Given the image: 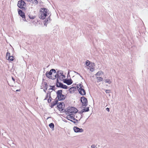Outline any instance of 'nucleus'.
I'll use <instances>...</instances> for the list:
<instances>
[{"label":"nucleus","mask_w":148,"mask_h":148,"mask_svg":"<svg viewBox=\"0 0 148 148\" xmlns=\"http://www.w3.org/2000/svg\"><path fill=\"white\" fill-rule=\"evenodd\" d=\"M62 90H58L56 92L57 95V98L59 101H62L64 100L66 97V96L65 95L62 94Z\"/></svg>","instance_id":"1"},{"label":"nucleus","mask_w":148,"mask_h":148,"mask_svg":"<svg viewBox=\"0 0 148 148\" xmlns=\"http://www.w3.org/2000/svg\"><path fill=\"white\" fill-rule=\"evenodd\" d=\"M26 5V3L23 0H20L18 1L17 6L18 8L22 9L23 10H25V7Z\"/></svg>","instance_id":"2"},{"label":"nucleus","mask_w":148,"mask_h":148,"mask_svg":"<svg viewBox=\"0 0 148 148\" xmlns=\"http://www.w3.org/2000/svg\"><path fill=\"white\" fill-rule=\"evenodd\" d=\"M79 88L78 89V91L79 93L82 95L84 96L86 94V92L84 89V87L83 85L81 84H78Z\"/></svg>","instance_id":"3"},{"label":"nucleus","mask_w":148,"mask_h":148,"mask_svg":"<svg viewBox=\"0 0 148 148\" xmlns=\"http://www.w3.org/2000/svg\"><path fill=\"white\" fill-rule=\"evenodd\" d=\"M66 110L68 113L70 115H71V114L76 113L78 111L76 108L73 107H68L67 108Z\"/></svg>","instance_id":"4"},{"label":"nucleus","mask_w":148,"mask_h":148,"mask_svg":"<svg viewBox=\"0 0 148 148\" xmlns=\"http://www.w3.org/2000/svg\"><path fill=\"white\" fill-rule=\"evenodd\" d=\"M80 101L82 103V106L86 107L88 105V102L87 99L84 96L80 98Z\"/></svg>","instance_id":"5"},{"label":"nucleus","mask_w":148,"mask_h":148,"mask_svg":"<svg viewBox=\"0 0 148 148\" xmlns=\"http://www.w3.org/2000/svg\"><path fill=\"white\" fill-rule=\"evenodd\" d=\"M71 115H67L66 116L67 119L71 121V120H72L71 119H73V120L75 121V122H73V123L75 124H76V125H77V124L78 123V120L77 119H75L74 117H73L72 116H70Z\"/></svg>","instance_id":"6"},{"label":"nucleus","mask_w":148,"mask_h":148,"mask_svg":"<svg viewBox=\"0 0 148 148\" xmlns=\"http://www.w3.org/2000/svg\"><path fill=\"white\" fill-rule=\"evenodd\" d=\"M63 81L64 83L68 85H71L73 82V81L71 78L68 79H63Z\"/></svg>","instance_id":"7"},{"label":"nucleus","mask_w":148,"mask_h":148,"mask_svg":"<svg viewBox=\"0 0 148 148\" xmlns=\"http://www.w3.org/2000/svg\"><path fill=\"white\" fill-rule=\"evenodd\" d=\"M40 14L39 18L42 19H44L47 15V13H44L42 12V10H40Z\"/></svg>","instance_id":"8"},{"label":"nucleus","mask_w":148,"mask_h":148,"mask_svg":"<svg viewBox=\"0 0 148 148\" xmlns=\"http://www.w3.org/2000/svg\"><path fill=\"white\" fill-rule=\"evenodd\" d=\"M6 58L8 60L10 61H12L14 59V57L13 56H10V53L8 52L6 53Z\"/></svg>","instance_id":"9"},{"label":"nucleus","mask_w":148,"mask_h":148,"mask_svg":"<svg viewBox=\"0 0 148 148\" xmlns=\"http://www.w3.org/2000/svg\"><path fill=\"white\" fill-rule=\"evenodd\" d=\"M73 130L75 132H83L84 130L82 128H80L77 127L75 126L73 128Z\"/></svg>","instance_id":"10"},{"label":"nucleus","mask_w":148,"mask_h":148,"mask_svg":"<svg viewBox=\"0 0 148 148\" xmlns=\"http://www.w3.org/2000/svg\"><path fill=\"white\" fill-rule=\"evenodd\" d=\"M63 103H64L63 102H59V103H58V104H57V107H58V108L59 109V110L60 111H62V112H64V109L62 108V104Z\"/></svg>","instance_id":"11"},{"label":"nucleus","mask_w":148,"mask_h":148,"mask_svg":"<svg viewBox=\"0 0 148 148\" xmlns=\"http://www.w3.org/2000/svg\"><path fill=\"white\" fill-rule=\"evenodd\" d=\"M18 15L19 16H21L22 18H24L25 17V14L20 9H18Z\"/></svg>","instance_id":"12"},{"label":"nucleus","mask_w":148,"mask_h":148,"mask_svg":"<svg viewBox=\"0 0 148 148\" xmlns=\"http://www.w3.org/2000/svg\"><path fill=\"white\" fill-rule=\"evenodd\" d=\"M58 100L57 99V98H56L55 99V100L53 101L51 103L50 107L52 108L54 106H56L57 104H58Z\"/></svg>","instance_id":"13"},{"label":"nucleus","mask_w":148,"mask_h":148,"mask_svg":"<svg viewBox=\"0 0 148 148\" xmlns=\"http://www.w3.org/2000/svg\"><path fill=\"white\" fill-rule=\"evenodd\" d=\"M63 85L62 83L59 82L58 79H57L56 86L57 87L62 88Z\"/></svg>","instance_id":"14"},{"label":"nucleus","mask_w":148,"mask_h":148,"mask_svg":"<svg viewBox=\"0 0 148 148\" xmlns=\"http://www.w3.org/2000/svg\"><path fill=\"white\" fill-rule=\"evenodd\" d=\"M52 74L51 70H50L49 71H47L46 72L45 75L46 77L49 79H51L52 78L51 75Z\"/></svg>","instance_id":"15"},{"label":"nucleus","mask_w":148,"mask_h":148,"mask_svg":"<svg viewBox=\"0 0 148 148\" xmlns=\"http://www.w3.org/2000/svg\"><path fill=\"white\" fill-rule=\"evenodd\" d=\"M40 10H42V12L44 13H47V14L49 15L50 14L49 10L46 8H41Z\"/></svg>","instance_id":"16"},{"label":"nucleus","mask_w":148,"mask_h":148,"mask_svg":"<svg viewBox=\"0 0 148 148\" xmlns=\"http://www.w3.org/2000/svg\"><path fill=\"white\" fill-rule=\"evenodd\" d=\"M76 87H72L70 88L69 89V91L71 93H72L74 92L76 90Z\"/></svg>","instance_id":"17"},{"label":"nucleus","mask_w":148,"mask_h":148,"mask_svg":"<svg viewBox=\"0 0 148 148\" xmlns=\"http://www.w3.org/2000/svg\"><path fill=\"white\" fill-rule=\"evenodd\" d=\"M43 84L45 85V86H44V89H43V91L44 92H46V90H47L48 88V85L46 82H44Z\"/></svg>","instance_id":"18"},{"label":"nucleus","mask_w":148,"mask_h":148,"mask_svg":"<svg viewBox=\"0 0 148 148\" xmlns=\"http://www.w3.org/2000/svg\"><path fill=\"white\" fill-rule=\"evenodd\" d=\"M84 109H83L82 110V112H88L89 110V108L88 107H87L86 108H85V107H84Z\"/></svg>","instance_id":"19"},{"label":"nucleus","mask_w":148,"mask_h":148,"mask_svg":"<svg viewBox=\"0 0 148 148\" xmlns=\"http://www.w3.org/2000/svg\"><path fill=\"white\" fill-rule=\"evenodd\" d=\"M49 127L52 129V130H54V125L53 123H51L49 124Z\"/></svg>","instance_id":"20"},{"label":"nucleus","mask_w":148,"mask_h":148,"mask_svg":"<svg viewBox=\"0 0 148 148\" xmlns=\"http://www.w3.org/2000/svg\"><path fill=\"white\" fill-rule=\"evenodd\" d=\"M57 74L58 75H60L61 76L63 74V71L62 70H58L57 71Z\"/></svg>","instance_id":"21"},{"label":"nucleus","mask_w":148,"mask_h":148,"mask_svg":"<svg viewBox=\"0 0 148 148\" xmlns=\"http://www.w3.org/2000/svg\"><path fill=\"white\" fill-rule=\"evenodd\" d=\"M97 82H100L102 81L103 80V79L102 77H97Z\"/></svg>","instance_id":"22"},{"label":"nucleus","mask_w":148,"mask_h":148,"mask_svg":"<svg viewBox=\"0 0 148 148\" xmlns=\"http://www.w3.org/2000/svg\"><path fill=\"white\" fill-rule=\"evenodd\" d=\"M49 86L51 87V88L49 89V90H55V86Z\"/></svg>","instance_id":"23"},{"label":"nucleus","mask_w":148,"mask_h":148,"mask_svg":"<svg viewBox=\"0 0 148 148\" xmlns=\"http://www.w3.org/2000/svg\"><path fill=\"white\" fill-rule=\"evenodd\" d=\"M103 72L101 71H99L98 72H97L95 75L97 76V75L98 76H100L101 74H103Z\"/></svg>","instance_id":"24"},{"label":"nucleus","mask_w":148,"mask_h":148,"mask_svg":"<svg viewBox=\"0 0 148 148\" xmlns=\"http://www.w3.org/2000/svg\"><path fill=\"white\" fill-rule=\"evenodd\" d=\"M105 82L106 83H108L109 84H110L111 83V82L109 79H106Z\"/></svg>","instance_id":"25"},{"label":"nucleus","mask_w":148,"mask_h":148,"mask_svg":"<svg viewBox=\"0 0 148 148\" xmlns=\"http://www.w3.org/2000/svg\"><path fill=\"white\" fill-rule=\"evenodd\" d=\"M29 18L31 19H34L36 17V16H32L30 15H29Z\"/></svg>","instance_id":"26"},{"label":"nucleus","mask_w":148,"mask_h":148,"mask_svg":"<svg viewBox=\"0 0 148 148\" xmlns=\"http://www.w3.org/2000/svg\"><path fill=\"white\" fill-rule=\"evenodd\" d=\"M32 3L33 4H37L38 3V1L37 0H32Z\"/></svg>","instance_id":"27"},{"label":"nucleus","mask_w":148,"mask_h":148,"mask_svg":"<svg viewBox=\"0 0 148 148\" xmlns=\"http://www.w3.org/2000/svg\"><path fill=\"white\" fill-rule=\"evenodd\" d=\"M51 70V71L53 73H57V72H56V71L55 69H52Z\"/></svg>","instance_id":"28"},{"label":"nucleus","mask_w":148,"mask_h":148,"mask_svg":"<svg viewBox=\"0 0 148 148\" xmlns=\"http://www.w3.org/2000/svg\"><path fill=\"white\" fill-rule=\"evenodd\" d=\"M68 88V87L66 85L64 84L63 86V87L62 88L65 89H67Z\"/></svg>","instance_id":"29"},{"label":"nucleus","mask_w":148,"mask_h":148,"mask_svg":"<svg viewBox=\"0 0 148 148\" xmlns=\"http://www.w3.org/2000/svg\"><path fill=\"white\" fill-rule=\"evenodd\" d=\"M86 66H88L90 64V61L88 60H87L86 62Z\"/></svg>","instance_id":"30"},{"label":"nucleus","mask_w":148,"mask_h":148,"mask_svg":"<svg viewBox=\"0 0 148 148\" xmlns=\"http://www.w3.org/2000/svg\"><path fill=\"white\" fill-rule=\"evenodd\" d=\"M57 73H56L54 75V77H52L51 79L53 80L57 78Z\"/></svg>","instance_id":"31"},{"label":"nucleus","mask_w":148,"mask_h":148,"mask_svg":"<svg viewBox=\"0 0 148 148\" xmlns=\"http://www.w3.org/2000/svg\"><path fill=\"white\" fill-rule=\"evenodd\" d=\"M57 79H58L59 78V79L61 80V81H62V79H61L60 78V76L61 75H58V74H57Z\"/></svg>","instance_id":"32"},{"label":"nucleus","mask_w":148,"mask_h":148,"mask_svg":"<svg viewBox=\"0 0 148 148\" xmlns=\"http://www.w3.org/2000/svg\"><path fill=\"white\" fill-rule=\"evenodd\" d=\"M97 145L96 144V145H95L94 144H93L91 145V148H97Z\"/></svg>","instance_id":"33"},{"label":"nucleus","mask_w":148,"mask_h":148,"mask_svg":"<svg viewBox=\"0 0 148 148\" xmlns=\"http://www.w3.org/2000/svg\"><path fill=\"white\" fill-rule=\"evenodd\" d=\"M110 90H106L105 92L106 93H109L110 92Z\"/></svg>","instance_id":"34"},{"label":"nucleus","mask_w":148,"mask_h":148,"mask_svg":"<svg viewBox=\"0 0 148 148\" xmlns=\"http://www.w3.org/2000/svg\"><path fill=\"white\" fill-rule=\"evenodd\" d=\"M74 72L75 73H76L77 74H78V75H80V76L82 78V79H83V77L78 72H77L76 71H74Z\"/></svg>","instance_id":"35"},{"label":"nucleus","mask_w":148,"mask_h":148,"mask_svg":"<svg viewBox=\"0 0 148 148\" xmlns=\"http://www.w3.org/2000/svg\"><path fill=\"white\" fill-rule=\"evenodd\" d=\"M51 92H52V91H51V92H50V91H48V92H47V95H49V96H51Z\"/></svg>","instance_id":"36"},{"label":"nucleus","mask_w":148,"mask_h":148,"mask_svg":"<svg viewBox=\"0 0 148 148\" xmlns=\"http://www.w3.org/2000/svg\"><path fill=\"white\" fill-rule=\"evenodd\" d=\"M49 21V20H48V18H47V19H45V25L46 24V23H47V22H48Z\"/></svg>","instance_id":"37"},{"label":"nucleus","mask_w":148,"mask_h":148,"mask_svg":"<svg viewBox=\"0 0 148 148\" xmlns=\"http://www.w3.org/2000/svg\"><path fill=\"white\" fill-rule=\"evenodd\" d=\"M61 76H62L63 77H62V79H63V78H65L66 77L65 76L63 75V74Z\"/></svg>","instance_id":"38"},{"label":"nucleus","mask_w":148,"mask_h":148,"mask_svg":"<svg viewBox=\"0 0 148 148\" xmlns=\"http://www.w3.org/2000/svg\"><path fill=\"white\" fill-rule=\"evenodd\" d=\"M47 101L48 103H50L51 102V99H48Z\"/></svg>","instance_id":"39"},{"label":"nucleus","mask_w":148,"mask_h":148,"mask_svg":"<svg viewBox=\"0 0 148 148\" xmlns=\"http://www.w3.org/2000/svg\"><path fill=\"white\" fill-rule=\"evenodd\" d=\"M48 97V95H47L46 96V97H45V99H44V100H46L47 99V98Z\"/></svg>","instance_id":"40"},{"label":"nucleus","mask_w":148,"mask_h":148,"mask_svg":"<svg viewBox=\"0 0 148 148\" xmlns=\"http://www.w3.org/2000/svg\"><path fill=\"white\" fill-rule=\"evenodd\" d=\"M106 110L108 111V112H109L110 111V110H109V108H107L106 109Z\"/></svg>","instance_id":"41"},{"label":"nucleus","mask_w":148,"mask_h":148,"mask_svg":"<svg viewBox=\"0 0 148 148\" xmlns=\"http://www.w3.org/2000/svg\"><path fill=\"white\" fill-rule=\"evenodd\" d=\"M51 15V14L47 18H48V20H49L50 21H51V19L50 18V16Z\"/></svg>","instance_id":"42"},{"label":"nucleus","mask_w":148,"mask_h":148,"mask_svg":"<svg viewBox=\"0 0 148 148\" xmlns=\"http://www.w3.org/2000/svg\"><path fill=\"white\" fill-rule=\"evenodd\" d=\"M51 99V100H52V98L51 96H49V99Z\"/></svg>","instance_id":"43"},{"label":"nucleus","mask_w":148,"mask_h":148,"mask_svg":"<svg viewBox=\"0 0 148 148\" xmlns=\"http://www.w3.org/2000/svg\"><path fill=\"white\" fill-rule=\"evenodd\" d=\"M24 19H23V20H24L25 21H27L26 20L25 17L24 18H23Z\"/></svg>","instance_id":"44"},{"label":"nucleus","mask_w":148,"mask_h":148,"mask_svg":"<svg viewBox=\"0 0 148 148\" xmlns=\"http://www.w3.org/2000/svg\"><path fill=\"white\" fill-rule=\"evenodd\" d=\"M83 117V114H81V116L80 117V119H79V120L81 119Z\"/></svg>","instance_id":"45"},{"label":"nucleus","mask_w":148,"mask_h":148,"mask_svg":"<svg viewBox=\"0 0 148 148\" xmlns=\"http://www.w3.org/2000/svg\"><path fill=\"white\" fill-rule=\"evenodd\" d=\"M68 76H70V75H69V71H68V74H67V77H68Z\"/></svg>","instance_id":"46"},{"label":"nucleus","mask_w":148,"mask_h":148,"mask_svg":"<svg viewBox=\"0 0 148 148\" xmlns=\"http://www.w3.org/2000/svg\"><path fill=\"white\" fill-rule=\"evenodd\" d=\"M76 87L77 89V90H78V89H79V85H78V84H77V86Z\"/></svg>","instance_id":"47"},{"label":"nucleus","mask_w":148,"mask_h":148,"mask_svg":"<svg viewBox=\"0 0 148 148\" xmlns=\"http://www.w3.org/2000/svg\"><path fill=\"white\" fill-rule=\"evenodd\" d=\"M94 70V69L93 68H92L90 69V71H93Z\"/></svg>","instance_id":"48"},{"label":"nucleus","mask_w":148,"mask_h":148,"mask_svg":"<svg viewBox=\"0 0 148 148\" xmlns=\"http://www.w3.org/2000/svg\"><path fill=\"white\" fill-rule=\"evenodd\" d=\"M12 79L14 81V82L15 81V79L13 77H12Z\"/></svg>","instance_id":"49"},{"label":"nucleus","mask_w":148,"mask_h":148,"mask_svg":"<svg viewBox=\"0 0 148 148\" xmlns=\"http://www.w3.org/2000/svg\"><path fill=\"white\" fill-rule=\"evenodd\" d=\"M83 113V112H82V111L81 112H79V113H80V114H82Z\"/></svg>","instance_id":"50"},{"label":"nucleus","mask_w":148,"mask_h":148,"mask_svg":"<svg viewBox=\"0 0 148 148\" xmlns=\"http://www.w3.org/2000/svg\"><path fill=\"white\" fill-rule=\"evenodd\" d=\"M42 80V82H43L42 83H43V82H44V81L45 80V79H43Z\"/></svg>","instance_id":"51"},{"label":"nucleus","mask_w":148,"mask_h":148,"mask_svg":"<svg viewBox=\"0 0 148 148\" xmlns=\"http://www.w3.org/2000/svg\"><path fill=\"white\" fill-rule=\"evenodd\" d=\"M97 148H98V147H100V145H97Z\"/></svg>","instance_id":"52"},{"label":"nucleus","mask_w":148,"mask_h":148,"mask_svg":"<svg viewBox=\"0 0 148 148\" xmlns=\"http://www.w3.org/2000/svg\"><path fill=\"white\" fill-rule=\"evenodd\" d=\"M20 90H17L16 91L17 92L19 91H20Z\"/></svg>","instance_id":"53"},{"label":"nucleus","mask_w":148,"mask_h":148,"mask_svg":"<svg viewBox=\"0 0 148 148\" xmlns=\"http://www.w3.org/2000/svg\"><path fill=\"white\" fill-rule=\"evenodd\" d=\"M71 122H75V121H73V120H71Z\"/></svg>","instance_id":"54"},{"label":"nucleus","mask_w":148,"mask_h":148,"mask_svg":"<svg viewBox=\"0 0 148 148\" xmlns=\"http://www.w3.org/2000/svg\"><path fill=\"white\" fill-rule=\"evenodd\" d=\"M49 118H51V117H48V118L47 119H47H48Z\"/></svg>","instance_id":"55"},{"label":"nucleus","mask_w":148,"mask_h":148,"mask_svg":"<svg viewBox=\"0 0 148 148\" xmlns=\"http://www.w3.org/2000/svg\"><path fill=\"white\" fill-rule=\"evenodd\" d=\"M64 111H66V112H67V111H66V110H64Z\"/></svg>","instance_id":"56"}]
</instances>
